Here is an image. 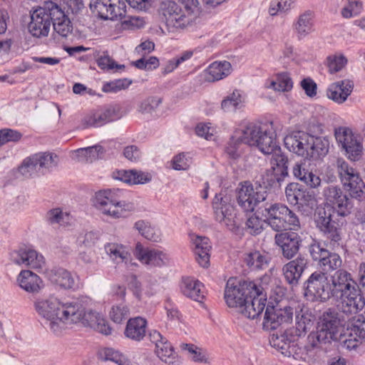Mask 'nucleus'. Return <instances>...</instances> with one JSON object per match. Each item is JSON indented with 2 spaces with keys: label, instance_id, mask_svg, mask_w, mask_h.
<instances>
[{
  "label": "nucleus",
  "instance_id": "nucleus-1",
  "mask_svg": "<svg viewBox=\"0 0 365 365\" xmlns=\"http://www.w3.org/2000/svg\"><path fill=\"white\" fill-rule=\"evenodd\" d=\"M34 306L36 313L48 322L50 330L61 334L68 326V322L76 320L78 305L72 301L61 302L57 297L50 294L36 298Z\"/></svg>",
  "mask_w": 365,
  "mask_h": 365
},
{
  "label": "nucleus",
  "instance_id": "nucleus-2",
  "mask_svg": "<svg viewBox=\"0 0 365 365\" xmlns=\"http://www.w3.org/2000/svg\"><path fill=\"white\" fill-rule=\"evenodd\" d=\"M331 282L332 297L340 299L337 304L340 312L348 316L356 315L364 308V298L349 272L341 269L336 270L331 275Z\"/></svg>",
  "mask_w": 365,
  "mask_h": 365
},
{
  "label": "nucleus",
  "instance_id": "nucleus-3",
  "mask_svg": "<svg viewBox=\"0 0 365 365\" xmlns=\"http://www.w3.org/2000/svg\"><path fill=\"white\" fill-rule=\"evenodd\" d=\"M285 147L291 152L314 160L324 157L329 152V142L325 137L296 132L284 139Z\"/></svg>",
  "mask_w": 365,
  "mask_h": 365
},
{
  "label": "nucleus",
  "instance_id": "nucleus-4",
  "mask_svg": "<svg viewBox=\"0 0 365 365\" xmlns=\"http://www.w3.org/2000/svg\"><path fill=\"white\" fill-rule=\"evenodd\" d=\"M235 132L240 142L257 146L262 153L273 150L276 135L272 122L262 124L249 123Z\"/></svg>",
  "mask_w": 365,
  "mask_h": 365
},
{
  "label": "nucleus",
  "instance_id": "nucleus-5",
  "mask_svg": "<svg viewBox=\"0 0 365 365\" xmlns=\"http://www.w3.org/2000/svg\"><path fill=\"white\" fill-rule=\"evenodd\" d=\"M257 212L264 218L265 223L276 232L298 230L300 228L297 215L284 204L267 202L258 207Z\"/></svg>",
  "mask_w": 365,
  "mask_h": 365
},
{
  "label": "nucleus",
  "instance_id": "nucleus-6",
  "mask_svg": "<svg viewBox=\"0 0 365 365\" xmlns=\"http://www.w3.org/2000/svg\"><path fill=\"white\" fill-rule=\"evenodd\" d=\"M122 191L118 189L101 190L96 193L94 205L102 214L114 219L127 217L135 210L129 201L121 200Z\"/></svg>",
  "mask_w": 365,
  "mask_h": 365
},
{
  "label": "nucleus",
  "instance_id": "nucleus-7",
  "mask_svg": "<svg viewBox=\"0 0 365 365\" xmlns=\"http://www.w3.org/2000/svg\"><path fill=\"white\" fill-rule=\"evenodd\" d=\"M337 173L344 189L352 198L365 199V184L359 173L342 158L336 160Z\"/></svg>",
  "mask_w": 365,
  "mask_h": 365
},
{
  "label": "nucleus",
  "instance_id": "nucleus-8",
  "mask_svg": "<svg viewBox=\"0 0 365 365\" xmlns=\"http://www.w3.org/2000/svg\"><path fill=\"white\" fill-rule=\"evenodd\" d=\"M255 292L253 282H238L236 279L227 280L225 289V299L229 307L235 308L240 312L242 307L249 299L250 292Z\"/></svg>",
  "mask_w": 365,
  "mask_h": 365
},
{
  "label": "nucleus",
  "instance_id": "nucleus-9",
  "mask_svg": "<svg viewBox=\"0 0 365 365\" xmlns=\"http://www.w3.org/2000/svg\"><path fill=\"white\" fill-rule=\"evenodd\" d=\"M160 14L168 29H184L192 23L196 13L183 11L175 1H167L161 4Z\"/></svg>",
  "mask_w": 365,
  "mask_h": 365
},
{
  "label": "nucleus",
  "instance_id": "nucleus-10",
  "mask_svg": "<svg viewBox=\"0 0 365 365\" xmlns=\"http://www.w3.org/2000/svg\"><path fill=\"white\" fill-rule=\"evenodd\" d=\"M74 304L78 305V310L76 312L78 316L76 320L68 322V325L81 323L84 326L90 327L103 334L109 335L111 334V327L100 313L87 308L82 300L74 299L73 300V304Z\"/></svg>",
  "mask_w": 365,
  "mask_h": 365
},
{
  "label": "nucleus",
  "instance_id": "nucleus-11",
  "mask_svg": "<svg viewBox=\"0 0 365 365\" xmlns=\"http://www.w3.org/2000/svg\"><path fill=\"white\" fill-rule=\"evenodd\" d=\"M305 284L304 294L309 300L326 302L332 297L330 282L327 274L322 271L313 272Z\"/></svg>",
  "mask_w": 365,
  "mask_h": 365
},
{
  "label": "nucleus",
  "instance_id": "nucleus-12",
  "mask_svg": "<svg viewBox=\"0 0 365 365\" xmlns=\"http://www.w3.org/2000/svg\"><path fill=\"white\" fill-rule=\"evenodd\" d=\"M323 195L327 205L319 209H331V214L336 212L339 216L349 215L354 207L351 199L343 192L337 186L329 185L324 188Z\"/></svg>",
  "mask_w": 365,
  "mask_h": 365
},
{
  "label": "nucleus",
  "instance_id": "nucleus-13",
  "mask_svg": "<svg viewBox=\"0 0 365 365\" xmlns=\"http://www.w3.org/2000/svg\"><path fill=\"white\" fill-rule=\"evenodd\" d=\"M267 197V193L264 187L261 185L255 187L251 182L245 181L240 184L237 201L239 206L245 212H252L259 202L266 200Z\"/></svg>",
  "mask_w": 365,
  "mask_h": 365
},
{
  "label": "nucleus",
  "instance_id": "nucleus-14",
  "mask_svg": "<svg viewBox=\"0 0 365 365\" xmlns=\"http://www.w3.org/2000/svg\"><path fill=\"white\" fill-rule=\"evenodd\" d=\"M212 207L215 219L220 224L232 231L238 227L235 208L230 196L222 193L216 194L212 201Z\"/></svg>",
  "mask_w": 365,
  "mask_h": 365
},
{
  "label": "nucleus",
  "instance_id": "nucleus-15",
  "mask_svg": "<svg viewBox=\"0 0 365 365\" xmlns=\"http://www.w3.org/2000/svg\"><path fill=\"white\" fill-rule=\"evenodd\" d=\"M89 6L95 16L103 20L123 19L126 14L122 0H91Z\"/></svg>",
  "mask_w": 365,
  "mask_h": 365
},
{
  "label": "nucleus",
  "instance_id": "nucleus-16",
  "mask_svg": "<svg viewBox=\"0 0 365 365\" xmlns=\"http://www.w3.org/2000/svg\"><path fill=\"white\" fill-rule=\"evenodd\" d=\"M317 227L331 247L339 245L341 240V229L332 219L331 209H319L317 212Z\"/></svg>",
  "mask_w": 365,
  "mask_h": 365
},
{
  "label": "nucleus",
  "instance_id": "nucleus-17",
  "mask_svg": "<svg viewBox=\"0 0 365 365\" xmlns=\"http://www.w3.org/2000/svg\"><path fill=\"white\" fill-rule=\"evenodd\" d=\"M329 309L324 312L319 318L318 329L324 331L334 339L337 338V334L340 327L344 326L345 322L354 319L355 315L348 316L338 309Z\"/></svg>",
  "mask_w": 365,
  "mask_h": 365
},
{
  "label": "nucleus",
  "instance_id": "nucleus-18",
  "mask_svg": "<svg viewBox=\"0 0 365 365\" xmlns=\"http://www.w3.org/2000/svg\"><path fill=\"white\" fill-rule=\"evenodd\" d=\"M134 255L143 264L150 267H161L170 262L169 255L163 250L144 247L138 242L134 250Z\"/></svg>",
  "mask_w": 365,
  "mask_h": 365
},
{
  "label": "nucleus",
  "instance_id": "nucleus-19",
  "mask_svg": "<svg viewBox=\"0 0 365 365\" xmlns=\"http://www.w3.org/2000/svg\"><path fill=\"white\" fill-rule=\"evenodd\" d=\"M52 20V11L51 8H48L46 3V7H40L32 13L29 24L30 34L37 38L46 36L50 31Z\"/></svg>",
  "mask_w": 365,
  "mask_h": 365
},
{
  "label": "nucleus",
  "instance_id": "nucleus-20",
  "mask_svg": "<svg viewBox=\"0 0 365 365\" xmlns=\"http://www.w3.org/2000/svg\"><path fill=\"white\" fill-rule=\"evenodd\" d=\"M309 250L313 260L319 262V265L324 272H332L341 266V257L336 253L329 252L319 243L310 245Z\"/></svg>",
  "mask_w": 365,
  "mask_h": 365
},
{
  "label": "nucleus",
  "instance_id": "nucleus-21",
  "mask_svg": "<svg viewBox=\"0 0 365 365\" xmlns=\"http://www.w3.org/2000/svg\"><path fill=\"white\" fill-rule=\"evenodd\" d=\"M292 318V307L279 308L268 305L264 313L263 326L266 329H276L282 324L291 322Z\"/></svg>",
  "mask_w": 365,
  "mask_h": 365
},
{
  "label": "nucleus",
  "instance_id": "nucleus-22",
  "mask_svg": "<svg viewBox=\"0 0 365 365\" xmlns=\"http://www.w3.org/2000/svg\"><path fill=\"white\" fill-rule=\"evenodd\" d=\"M119 118L118 108L110 106L88 113L83 118L81 122L83 128L101 127Z\"/></svg>",
  "mask_w": 365,
  "mask_h": 365
},
{
  "label": "nucleus",
  "instance_id": "nucleus-23",
  "mask_svg": "<svg viewBox=\"0 0 365 365\" xmlns=\"http://www.w3.org/2000/svg\"><path fill=\"white\" fill-rule=\"evenodd\" d=\"M10 259L18 265H24L32 269H41L45 265L43 256L31 248H20L10 253Z\"/></svg>",
  "mask_w": 365,
  "mask_h": 365
},
{
  "label": "nucleus",
  "instance_id": "nucleus-24",
  "mask_svg": "<svg viewBox=\"0 0 365 365\" xmlns=\"http://www.w3.org/2000/svg\"><path fill=\"white\" fill-rule=\"evenodd\" d=\"M255 292H250L249 299L242 307L240 312L245 317L249 319H255L263 312L267 301V295L263 292L261 286L255 284Z\"/></svg>",
  "mask_w": 365,
  "mask_h": 365
},
{
  "label": "nucleus",
  "instance_id": "nucleus-25",
  "mask_svg": "<svg viewBox=\"0 0 365 365\" xmlns=\"http://www.w3.org/2000/svg\"><path fill=\"white\" fill-rule=\"evenodd\" d=\"M275 243L281 248L282 255L287 259L293 258L299 252L302 239L296 232H279L275 235Z\"/></svg>",
  "mask_w": 365,
  "mask_h": 365
},
{
  "label": "nucleus",
  "instance_id": "nucleus-26",
  "mask_svg": "<svg viewBox=\"0 0 365 365\" xmlns=\"http://www.w3.org/2000/svg\"><path fill=\"white\" fill-rule=\"evenodd\" d=\"M50 280L53 284L63 289L74 291L80 287L78 277L63 268L52 269Z\"/></svg>",
  "mask_w": 365,
  "mask_h": 365
},
{
  "label": "nucleus",
  "instance_id": "nucleus-27",
  "mask_svg": "<svg viewBox=\"0 0 365 365\" xmlns=\"http://www.w3.org/2000/svg\"><path fill=\"white\" fill-rule=\"evenodd\" d=\"M354 87L351 81L346 79L331 83L327 90V97L337 103H342L351 95Z\"/></svg>",
  "mask_w": 365,
  "mask_h": 365
},
{
  "label": "nucleus",
  "instance_id": "nucleus-28",
  "mask_svg": "<svg viewBox=\"0 0 365 365\" xmlns=\"http://www.w3.org/2000/svg\"><path fill=\"white\" fill-rule=\"evenodd\" d=\"M48 8H51L52 11V24L54 31L61 36L66 37L72 31L69 19L56 4L48 2Z\"/></svg>",
  "mask_w": 365,
  "mask_h": 365
},
{
  "label": "nucleus",
  "instance_id": "nucleus-29",
  "mask_svg": "<svg viewBox=\"0 0 365 365\" xmlns=\"http://www.w3.org/2000/svg\"><path fill=\"white\" fill-rule=\"evenodd\" d=\"M307 267V260L302 257L287 263L282 269L287 282L292 285L297 284Z\"/></svg>",
  "mask_w": 365,
  "mask_h": 365
},
{
  "label": "nucleus",
  "instance_id": "nucleus-30",
  "mask_svg": "<svg viewBox=\"0 0 365 365\" xmlns=\"http://www.w3.org/2000/svg\"><path fill=\"white\" fill-rule=\"evenodd\" d=\"M19 286L31 294L38 293L43 287L42 279L36 274L30 270H22L17 277Z\"/></svg>",
  "mask_w": 365,
  "mask_h": 365
},
{
  "label": "nucleus",
  "instance_id": "nucleus-31",
  "mask_svg": "<svg viewBox=\"0 0 365 365\" xmlns=\"http://www.w3.org/2000/svg\"><path fill=\"white\" fill-rule=\"evenodd\" d=\"M232 71V65L227 61H214L205 71V79L207 82H215L228 76Z\"/></svg>",
  "mask_w": 365,
  "mask_h": 365
},
{
  "label": "nucleus",
  "instance_id": "nucleus-32",
  "mask_svg": "<svg viewBox=\"0 0 365 365\" xmlns=\"http://www.w3.org/2000/svg\"><path fill=\"white\" fill-rule=\"evenodd\" d=\"M196 260L202 267L210 264V251L211 245L210 240L205 237L195 236L192 239Z\"/></svg>",
  "mask_w": 365,
  "mask_h": 365
},
{
  "label": "nucleus",
  "instance_id": "nucleus-33",
  "mask_svg": "<svg viewBox=\"0 0 365 365\" xmlns=\"http://www.w3.org/2000/svg\"><path fill=\"white\" fill-rule=\"evenodd\" d=\"M180 289L185 297L192 300L202 302L205 297L204 286L202 283L192 277L183 278Z\"/></svg>",
  "mask_w": 365,
  "mask_h": 365
},
{
  "label": "nucleus",
  "instance_id": "nucleus-34",
  "mask_svg": "<svg viewBox=\"0 0 365 365\" xmlns=\"http://www.w3.org/2000/svg\"><path fill=\"white\" fill-rule=\"evenodd\" d=\"M264 155H272L270 163L274 174L277 176L279 174L282 177L288 175V159L282 152L281 148L277 145L276 137L274 138V146L273 150Z\"/></svg>",
  "mask_w": 365,
  "mask_h": 365
},
{
  "label": "nucleus",
  "instance_id": "nucleus-35",
  "mask_svg": "<svg viewBox=\"0 0 365 365\" xmlns=\"http://www.w3.org/2000/svg\"><path fill=\"white\" fill-rule=\"evenodd\" d=\"M147 322L145 319L137 317L130 319L126 324L124 334L133 341H140L145 336Z\"/></svg>",
  "mask_w": 365,
  "mask_h": 365
},
{
  "label": "nucleus",
  "instance_id": "nucleus-36",
  "mask_svg": "<svg viewBox=\"0 0 365 365\" xmlns=\"http://www.w3.org/2000/svg\"><path fill=\"white\" fill-rule=\"evenodd\" d=\"M314 12L307 10L302 13L294 24V30L298 38H304L313 31Z\"/></svg>",
  "mask_w": 365,
  "mask_h": 365
},
{
  "label": "nucleus",
  "instance_id": "nucleus-37",
  "mask_svg": "<svg viewBox=\"0 0 365 365\" xmlns=\"http://www.w3.org/2000/svg\"><path fill=\"white\" fill-rule=\"evenodd\" d=\"M115 178L128 184H145L149 182L152 176L148 173L138 171L135 170L118 171Z\"/></svg>",
  "mask_w": 365,
  "mask_h": 365
},
{
  "label": "nucleus",
  "instance_id": "nucleus-38",
  "mask_svg": "<svg viewBox=\"0 0 365 365\" xmlns=\"http://www.w3.org/2000/svg\"><path fill=\"white\" fill-rule=\"evenodd\" d=\"M269 258L267 254L258 250L245 254L244 262L252 270L264 269L268 267Z\"/></svg>",
  "mask_w": 365,
  "mask_h": 365
},
{
  "label": "nucleus",
  "instance_id": "nucleus-39",
  "mask_svg": "<svg viewBox=\"0 0 365 365\" xmlns=\"http://www.w3.org/2000/svg\"><path fill=\"white\" fill-rule=\"evenodd\" d=\"M245 97L240 90L235 89L221 101V109L226 113L235 112L244 106Z\"/></svg>",
  "mask_w": 365,
  "mask_h": 365
},
{
  "label": "nucleus",
  "instance_id": "nucleus-40",
  "mask_svg": "<svg viewBox=\"0 0 365 365\" xmlns=\"http://www.w3.org/2000/svg\"><path fill=\"white\" fill-rule=\"evenodd\" d=\"M104 249L109 258L117 264L126 262L130 256L128 249L122 244L107 243Z\"/></svg>",
  "mask_w": 365,
  "mask_h": 365
},
{
  "label": "nucleus",
  "instance_id": "nucleus-41",
  "mask_svg": "<svg viewBox=\"0 0 365 365\" xmlns=\"http://www.w3.org/2000/svg\"><path fill=\"white\" fill-rule=\"evenodd\" d=\"M134 228L148 240L154 242L161 241L162 234L160 229L153 226L149 222L138 220L135 222Z\"/></svg>",
  "mask_w": 365,
  "mask_h": 365
},
{
  "label": "nucleus",
  "instance_id": "nucleus-42",
  "mask_svg": "<svg viewBox=\"0 0 365 365\" xmlns=\"http://www.w3.org/2000/svg\"><path fill=\"white\" fill-rule=\"evenodd\" d=\"M38 170L41 173L50 172L58 163V157L56 154L50 152H43L34 154Z\"/></svg>",
  "mask_w": 365,
  "mask_h": 365
},
{
  "label": "nucleus",
  "instance_id": "nucleus-43",
  "mask_svg": "<svg viewBox=\"0 0 365 365\" xmlns=\"http://www.w3.org/2000/svg\"><path fill=\"white\" fill-rule=\"evenodd\" d=\"M292 173L295 178L304 182L311 187H317L321 183V179L319 176L312 172L307 171L301 164L297 163L294 165Z\"/></svg>",
  "mask_w": 365,
  "mask_h": 365
},
{
  "label": "nucleus",
  "instance_id": "nucleus-44",
  "mask_svg": "<svg viewBox=\"0 0 365 365\" xmlns=\"http://www.w3.org/2000/svg\"><path fill=\"white\" fill-rule=\"evenodd\" d=\"M296 319L295 326L285 331L286 336L290 337L289 341H294L297 338L304 336L312 324L309 319L304 316L297 317Z\"/></svg>",
  "mask_w": 365,
  "mask_h": 365
},
{
  "label": "nucleus",
  "instance_id": "nucleus-45",
  "mask_svg": "<svg viewBox=\"0 0 365 365\" xmlns=\"http://www.w3.org/2000/svg\"><path fill=\"white\" fill-rule=\"evenodd\" d=\"M332 339L331 335H328L324 331L318 329L316 332H311L309 334L306 349L307 351H312L314 349L319 348L322 344L330 342Z\"/></svg>",
  "mask_w": 365,
  "mask_h": 365
},
{
  "label": "nucleus",
  "instance_id": "nucleus-46",
  "mask_svg": "<svg viewBox=\"0 0 365 365\" xmlns=\"http://www.w3.org/2000/svg\"><path fill=\"white\" fill-rule=\"evenodd\" d=\"M157 356L165 363L173 364L175 359V353L170 342L166 339L155 347Z\"/></svg>",
  "mask_w": 365,
  "mask_h": 365
},
{
  "label": "nucleus",
  "instance_id": "nucleus-47",
  "mask_svg": "<svg viewBox=\"0 0 365 365\" xmlns=\"http://www.w3.org/2000/svg\"><path fill=\"white\" fill-rule=\"evenodd\" d=\"M268 88H273L274 91L287 92L289 91L293 87V82L287 73H282L277 75L276 80L270 82Z\"/></svg>",
  "mask_w": 365,
  "mask_h": 365
},
{
  "label": "nucleus",
  "instance_id": "nucleus-48",
  "mask_svg": "<svg viewBox=\"0 0 365 365\" xmlns=\"http://www.w3.org/2000/svg\"><path fill=\"white\" fill-rule=\"evenodd\" d=\"M129 314L130 309L123 302L113 304L109 312L110 319L117 324H120L125 320Z\"/></svg>",
  "mask_w": 365,
  "mask_h": 365
},
{
  "label": "nucleus",
  "instance_id": "nucleus-49",
  "mask_svg": "<svg viewBox=\"0 0 365 365\" xmlns=\"http://www.w3.org/2000/svg\"><path fill=\"white\" fill-rule=\"evenodd\" d=\"M180 347L187 351L195 362H207V355L205 351L192 344L181 343Z\"/></svg>",
  "mask_w": 365,
  "mask_h": 365
},
{
  "label": "nucleus",
  "instance_id": "nucleus-50",
  "mask_svg": "<svg viewBox=\"0 0 365 365\" xmlns=\"http://www.w3.org/2000/svg\"><path fill=\"white\" fill-rule=\"evenodd\" d=\"M19 170L26 177H30L38 172H41L40 170H38V165L35 160L34 155L25 158L19 166Z\"/></svg>",
  "mask_w": 365,
  "mask_h": 365
},
{
  "label": "nucleus",
  "instance_id": "nucleus-51",
  "mask_svg": "<svg viewBox=\"0 0 365 365\" xmlns=\"http://www.w3.org/2000/svg\"><path fill=\"white\" fill-rule=\"evenodd\" d=\"M351 129L348 127H338L334 129V136L339 147L342 150L349 144L350 139L354 137Z\"/></svg>",
  "mask_w": 365,
  "mask_h": 365
},
{
  "label": "nucleus",
  "instance_id": "nucleus-52",
  "mask_svg": "<svg viewBox=\"0 0 365 365\" xmlns=\"http://www.w3.org/2000/svg\"><path fill=\"white\" fill-rule=\"evenodd\" d=\"M351 129L348 127H338L334 129V136L339 147L342 150L349 144L350 139L354 137Z\"/></svg>",
  "mask_w": 365,
  "mask_h": 365
},
{
  "label": "nucleus",
  "instance_id": "nucleus-53",
  "mask_svg": "<svg viewBox=\"0 0 365 365\" xmlns=\"http://www.w3.org/2000/svg\"><path fill=\"white\" fill-rule=\"evenodd\" d=\"M347 4L341 9V14L344 18L350 19L359 15L363 10L361 0H347Z\"/></svg>",
  "mask_w": 365,
  "mask_h": 365
},
{
  "label": "nucleus",
  "instance_id": "nucleus-54",
  "mask_svg": "<svg viewBox=\"0 0 365 365\" xmlns=\"http://www.w3.org/2000/svg\"><path fill=\"white\" fill-rule=\"evenodd\" d=\"M132 83L128 78L117 79L103 84L102 91L105 93H117L126 89Z\"/></svg>",
  "mask_w": 365,
  "mask_h": 365
},
{
  "label": "nucleus",
  "instance_id": "nucleus-55",
  "mask_svg": "<svg viewBox=\"0 0 365 365\" xmlns=\"http://www.w3.org/2000/svg\"><path fill=\"white\" fill-rule=\"evenodd\" d=\"M46 218L50 225H63L68 222V215L63 212L60 208H54L47 212Z\"/></svg>",
  "mask_w": 365,
  "mask_h": 365
},
{
  "label": "nucleus",
  "instance_id": "nucleus-56",
  "mask_svg": "<svg viewBox=\"0 0 365 365\" xmlns=\"http://www.w3.org/2000/svg\"><path fill=\"white\" fill-rule=\"evenodd\" d=\"M313 200L314 199L312 196L309 193L308 191L303 188L301 194L295 200V202H293L292 205H297L300 211L307 212L312 210Z\"/></svg>",
  "mask_w": 365,
  "mask_h": 365
},
{
  "label": "nucleus",
  "instance_id": "nucleus-57",
  "mask_svg": "<svg viewBox=\"0 0 365 365\" xmlns=\"http://www.w3.org/2000/svg\"><path fill=\"white\" fill-rule=\"evenodd\" d=\"M352 331L359 339H357L356 336L354 337L351 333L349 334V338L346 339L344 341V346L349 350L356 349L360 344V339L365 336L364 329H360L359 325H354Z\"/></svg>",
  "mask_w": 365,
  "mask_h": 365
},
{
  "label": "nucleus",
  "instance_id": "nucleus-58",
  "mask_svg": "<svg viewBox=\"0 0 365 365\" xmlns=\"http://www.w3.org/2000/svg\"><path fill=\"white\" fill-rule=\"evenodd\" d=\"M295 0H274L272 1L269 13L272 16H275L281 12H286L291 9Z\"/></svg>",
  "mask_w": 365,
  "mask_h": 365
},
{
  "label": "nucleus",
  "instance_id": "nucleus-59",
  "mask_svg": "<svg viewBox=\"0 0 365 365\" xmlns=\"http://www.w3.org/2000/svg\"><path fill=\"white\" fill-rule=\"evenodd\" d=\"M347 63L346 58L342 56H331L327 58V66L330 73L341 71Z\"/></svg>",
  "mask_w": 365,
  "mask_h": 365
},
{
  "label": "nucleus",
  "instance_id": "nucleus-60",
  "mask_svg": "<svg viewBox=\"0 0 365 365\" xmlns=\"http://www.w3.org/2000/svg\"><path fill=\"white\" fill-rule=\"evenodd\" d=\"M98 66L103 70L123 69L124 65L118 64L113 58H111L107 52H104L103 55L97 59Z\"/></svg>",
  "mask_w": 365,
  "mask_h": 365
},
{
  "label": "nucleus",
  "instance_id": "nucleus-61",
  "mask_svg": "<svg viewBox=\"0 0 365 365\" xmlns=\"http://www.w3.org/2000/svg\"><path fill=\"white\" fill-rule=\"evenodd\" d=\"M161 102L160 98L149 97L140 103L138 111L141 113H151L155 110Z\"/></svg>",
  "mask_w": 365,
  "mask_h": 365
},
{
  "label": "nucleus",
  "instance_id": "nucleus-62",
  "mask_svg": "<svg viewBox=\"0 0 365 365\" xmlns=\"http://www.w3.org/2000/svg\"><path fill=\"white\" fill-rule=\"evenodd\" d=\"M76 152L80 156L84 157L86 161H93L103 153V148L101 145H94L78 149Z\"/></svg>",
  "mask_w": 365,
  "mask_h": 365
},
{
  "label": "nucleus",
  "instance_id": "nucleus-63",
  "mask_svg": "<svg viewBox=\"0 0 365 365\" xmlns=\"http://www.w3.org/2000/svg\"><path fill=\"white\" fill-rule=\"evenodd\" d=\"M264 222V218L262 220L258 216L253 215L247 219L246 226L252 235H256L262 232Z\"/></svg>",
  "mask_w": 365,
  "mask_h": 365
},
{
  "label": "nucleus",
  "instance_id": "nucleus-64",
  "mask_svg": "<svg viewBox=\"0 0 365 365\" xmlns=\"http://www.w3.org/2000/svg\"><path fill=\"white\" fill-rule=\"evenodd\" d=\"M136 68L142 70H153L159 66V60L155 56H150L148 58L142 57L132 63Z\"/></svg>",
  "mask_w": 365,
  "mask_h": 365
}]
</instances>
